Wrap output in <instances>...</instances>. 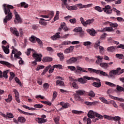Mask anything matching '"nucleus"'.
<instances>
[{"mask_svg": "<svg viewBox=\"0 0 124 124\" xmlns=\"http://www.w3.org/2000/svg\"><path fill=\"white\" fill-rule=\"evenodd\" d=\"M72 113H73V114H77L78 115H80V114H82V113H83V111L73 110H72Z\"/></svg>", "mask_w": 124, "mask_h": 124, "instance_id": "09e8293b", "label": "nucleus"}, {"mask_svg": "<svg viewBox=\"0 0 124 124\" xmlns=\"http://www.w3.org/2000/svg\"><path fill=\"white\" fill-rule=\"evenodd\" d=\"M34 107H35V108H43V105L40 104H35L34 105Z\"/></svg>", "mask_w": 124, "mask_h": 124, "instance_id": "e2e57ef3", "label": "nucleus"}, {"mask_svg": "<svg viewBox=\"0 0 124 124\" xmlns=\"http://www.w3.org/2000/svg\"><path fill=\"white\" fill-rule=\"evenodd\" d=\"M98 102L97 101H95L94 102H88L85 101L84 102V104H86V105H87L88 106H93L94 105H96L97 104Z\"/></svg>", "mask_w": 124, "mask_h": 124, "instance_id": "a211bd4d", "label": "nucleus"}, {"mask_svg": "<svg viewBox=\"0 0 124 124\" xmlns=\"http://www.w3.org/2000/svg\"><path fill=\"white\" fill-rule=\"evenodd\" d=\"M9 46H2V49L3 50L5 54H9Z\"/></svg>", "mask_w": 124, "mask_h": 124, "instance_id": "cd10ccee", "label": "nucleus"}, {"mask_svg": "<svg viewBox=\"0 0 124 124\" xmlns=\"http://www.w3.org/2000/svg\"><path fill=\"white\" fill-rule=\"evenodd\" d=\"M15 23L16 24H21L23 21L22 20V18L20 17V16L18 14V13L16 12V10H15Z\"/></svg>", "mask_w": 124, "mask_h": 124, "instance_id": "39448f33", "label": "nucleus"}, {"mask_svg": "<svg viewBox=\"0 0 124 124\" xmlns=\"http://www.w3.org/2000/svg\"><path fill=\"white\" fill-rule=\"evenodd\" d=\"M89 96H91V97H94L95 96V93L93 91H91L88 93Z\"/></svg>", "mask_w": 124, "mask_h": 124, "instance_id": "79ce46f5", "label": "nucleus"}, {"mask_svg": "<svg viewBox=\"0 0 124 124\" xmlns=\"http://www.w3.org/2000/svg\"><path fill=\"white\" fill-rule=\"evenodd\" d=\"M95 58H97V60L96 61L95 63L96 64H100L101 62H102V60H103V57L100 56H95Z\"/></svg>", "mask_w": 124, "mask_h": 124, "instance_id": "6ab92c4d", "label": "nucleus"}, {"mask_svg": "<svg viewBox=\"0 0 124 124\" xmlns=\"http://www.w3.org/2000/svg\"><path fill=\"white\" fill-rule=\"evenodd\" d=\"M36 121L38 122V124H44V123H46V120H45V119L40 118H36Z\"/></svg>", "mask_w": 124, "mask_h": 124, "instance_id": "c756f323", "label": "nucleus"}, {"mask_svg": "<svg viewBox=\"0 0 124 124\" xmlns=\"http://www.w3.org/2000/svg\"><path fill=\"white\" fill-rule=\"evenodd\" d=\"M124 72V69L121 70V68H118L116 70H112L109 72L110 77H114L115 75H121Z\"/></svg>", "mask_w": 124, "mask_h": 124, "instance_id": "7ed1b4c3", "label": "nucleus"}, {"mask_svg": "<svg viewBox=\"0 0 124 124\" xmlns=\"http://www.w3.org/2000/svg\"><path fill=\"white\" fill-rule=\"evenodd\" d=\"M80 21L82 25H83L84 27H87L88 25H91V24H92V23H93V19H88L86 21H85L83 17H80Z\"/></svg>", "mask_w": 124, "mask_h": 124, "instance_id": "20e7f679", "label": "nucleus"}, {"mask_svg": "<svg viewBox=\"0 0 124 124\" xmlns=\"http://www.w3.org/2000/svg\"><path fill=\"white\" fill-rule=\"evenodd\" d=\"M92 45V43L90 41L83 42V45L84 46H90V45Z\"/></svg>", "mask_w": 124, "mask_h": 124, "instance_id": "052dcab7", "label": "nucleus"}, {"mask_svg": "<svg viewBox=\"0 0 124 124\" xmlns=\"http://www.w3.org/2000/svg\"><path fill=\"white\" fill-rule=\"evenodd\" d=\"M77 69L79 71H81V72H85L86 73H88V71L86 70V69H88V71L90 72V73L93 72V73H95L96 74H100V75H102V76H106L107 77L109 76V75L106 73V72L100 70H96L91 68L85 69L84 68H82L79 66H77Z\"/></svg>", "mask_w": 124, "mask_h": 124, "instance_id": "f03ea898", "label": "nucleus"}, {"mask_svg": "<svg viewBox=\"0 0 124 124\" xmlns=\"http://www.w3.org/2000/svg\"><path fill=\"white\" fill-rule=\"evenodd\" d=\"M36 39H37V38L34 36H31V38H30V40L31 42H33V43H34L35 41H36Z\"/></svg>", "mask_w": 124, "mask_h": 124, "instance_id": "a19ab883", "label": "nucleus"}, {"mask_svg": "<svg viewBox=\"0 0 124 124\" xmlns=\"http://www.w3.org/2000/svg\"><path fill=\"white\" fill-rule=\"evenodd\" d=\"M118 49H123L124 50V45L121 44L117 46Z\"/></svg>", "mask_w": 124, "mask_h": 124, "instance_id": "338daca9", "label": "nucleus"}, {"mask_svg": "<svg viewBox=\"0 0 124 124\" xmlns=\"http://www.w3.org/2000/svg\"><path fill=\"white\" fill-rule=\"evenodd\" d=\"M115 48H116V46H114L108 47L107 48V51H108V52H114L115 51Z\"/></svg>", "mask_w": 124, "mask_h": 124, "instance_id": "4c0bfd02", "label": "nucleus"}, {"mask_svg": "<svg viewBox=\"0 0 124 124\" xmlns=\"http://www.w3.org/2000/svg\"><path fill=\"white\" fill-rule=\"evenodd\" d=\"M61 32H57L53 36H52L50 38L52 39V40H57V39H59L61 38Z\"/></svg>", "mask_w": 124, "mask_h": 124, "instance_id": "ddd939ff", "label": "nucleus"}, {"mask_svg": "<svg viewBox=\"0 0 124 124\" xmlns=\"http://www.w3.org/2000/svg\"><path fill=\"white\" fill-rule=\"evenodd\" d=\"M76 93H77V95H84L85 91L83 90H78L76 91Z\"/></svg>", "mask_w": 124, "mask_h": 124, "instance_id": "72a5a7b5", "label": "nucleus"}, {"mask_svg": "<svg viewBox=\"0 0 124 124\" xmlns=\"http://www.w3.org/2000/svg\"><path fill=\"white\" fill-rule=\"evenodd\" d=\"M18 110L19 112L21 113V114H23L24 115H32V113H30L29 112H26L20 109V108H18Z\"/></svg>", "mask_w": 124, "mask_h": 124, "instance_id": "a18cd8bd", "label": "nucleus"}, {"mask_svg": "<svg viewBox=\"0 0 124 124\" xmlns=\"http://www.w3.org/2000/svg\"><path fill=\"white\" fill-rule=\"evenodd\" d=\"M51 68V65L49 64L46 66L45 69L43 71V72L41 74L42 76L45 75V74L49 70V69Z\"/></svg>", "mask_w": 124, "mask_h": 124, "instance_id": "393cba45", "label": "nucleus"}, {"mask_svg": "<svg viewBox=\"0 0 124 124\" xmlns=\"http://www.w3.org/2000/svg\"><path fill=\"white\" fill-rule=\"evenodd\" d=\"M45 66H44V65H38L37 66L36 68L35 69V71H39V70H40V69H44V68H45Z\"/></svg>", "mask_w": 124, "mask_h": 124, "instance_id": "e433bc0d", "label": "nucleus"}, {"mask_svg": "<svg viewBox=\"0 0 124 124\" xmlns=\"http://www.w3.org/2000/svg\"><path fill=\"white\" fill-rule=\"evenodd\" d=\"M112 98L115 100H118L119 101H121L122 102H124V99L123 98H118L117 97H114L112 96Z\"/></svg>", "mask_w": 124, "mask_h": 124, "instance_id": "c03bdc74", "label": "nucleus"}, {"mask_svg": "<svg viewBox=\"0 0 124 124\" xmlns=\"http://www.w3.org/2000/svg\"><path fill=\"white\" fill-rule=\"evenodd\" d=\"M99 99L101 100V101H102V102H103V103H105L106 104H109V102H108V101L106 100L104 97H100Z\"/></svg>", "mask_w": 124, "mask_h": 124, "instance_id": "c9c22d12", "label": "nucleus"}, {"mask_svg": "<svg viewBox=\"0 0 124 124\" xmlns=\"http://www.w3.org/2000/svg\"><path fill=\"white\" fill-rule=\"evenodd\" d=\"M52 61H53V58L48 57H44L42 60L43 62H52Z\"/></svg>", "mask_w": 124, "mask_h": 124, "instance_id": "b1692460", "label": "nucleus"}, {"mask_svg": "<svg viewBox=\"0 0 124 124\" xmlns=\"http://www.w3.org/2000/svg\"><path fill=\"white\" fill-rule=\"evenodd\" d=\"M95 117H96V118H98V119H103V117L104 118V116L95 112Z\"/></svg>", "mask_w": 124, "mask_h": 124, "instance_id": "4d7b16f0", "label": "nucleus"}, {"mask_svg": "<svg viewBox=\"0 0 124 124\" xmlns=\"http://www.w3.org/2000/svg\"><path fill=\"white\" fill-rule=\"evenodd\" d=\"M109 26L111 27V28H117L119 26V25L117 24V23H113L110 22Z\"/></svg>", "mask_w": 124, "mask_h": 124, "instance_id": "864d4df0", "label": "nucleus"}, {"mask_svg": "<svg viewBox=\"0 0 124 124\" xmlns=\"http://www.w3.org/2000/svg\"><path fill=\"white\" fill-rule=\"evenodd\" d=\"M72 86H73L74 89H79V86H78V84L76 83V82H74L72 83Z\"/></svg>", "mask_w": 124, "mask_h": 124, "instance_id": "603ef678", "label": "nucleus"}, {"mask_svg": "<svg viewBox=\"0 0 124 124\" xmlns=\"http://www.w3.org/2000/svg\"><path fill=\"white\" fill-rule=\"evenodd\" d=\"M17 121L19 123H20L21 124H24L26 122V118L24 117H19L18 118Z\"/></svg>", "mask_w": 124, "mask_h": 124, "instance_id": "bb28decb", "label": "nucleus"}, {"mask_svg": "<svg viewBox=\"0 0 124 124\" xmlns=\"http://www.w3.org/2000/svg\"><path fill=\"white\" fill-rule=\"evenodd\" d=\"M47 16H49V19H51L52 17L54 16V11H50L47 15Z\"/></svg>", "mask_w": 124, "mask_h": 124, "instance_id": "13d9d810", "label": "nucleus"}, {"mask_svg": "<svg viewBox=\"0 0 124 124\" xmlns=\"http://www.w3.org/2000/svg\"><path fill=\"white\" fill-rule=\"evenodd\" d=\"M69 22H71V24H75V23L77 22V20H76V18H73L70 19Z\"/></svg>", "mask_w": 124, "mask_h": 124, "instance_id": "69168bd1", "label": "nucleus"}, {"mask_svg": "<svg viewBox=\"0 0 124 124\" xmlns=\"http://www.w3.org/2000/svg\"><path fill=\"white\" fill-rule=\"evenodd\" d=\"M107 35V33H104L102 34L100 36V39H101V40H103V39H105Z\"/></svg>", "mask_w": 124, "mask_h": 124, "instance_id": "bf43d9fd", "label": "nucleus"}, {"mask_svg": "<svg viewBox=\"0 0 124 124\" xmlns=\"http://www.w3.org/2000/svg\"><path fill=\"white\" fill-rule=\"evenodd\" d=\"M57 56L60 58L61 62H62V61H63V59H64V55H63V53L60 52L59 53H57Z\"/></svg>", "mask_w": 124, "mask_h": 124, "instance_id": "c85d7f7f", "label": "nucleus"}, {"mask_svg": "<svg viewBox=\"0 0 124 124\" xmlns=\"http://www.w3.org/2000/svg\"><path fill=\"white\" fill-rule=\"evenodd\" d=\"M54 70H55V67H54V66L52 67H50L48 71L49 74H51V73H53V72H54Z\"/></svg>", "mask_w": 124, "mask_h": 124, "instance_id": "680f3d73", "label": "nucleus"}, {"mask_svg": "<svg viewBox=\"0 0 124 124\" xmlns=\"http://www.w3.org/2000/svg\"><path fill=\"white\" fill-rule=\"evenodd\" d=\"M87 116L88 118L93 119L95 116V113H94L93 110H90L87 114Z\"/></svg>", "mask_w": 124, "mask_h": 124, "instance_id": "dca6fc26", "label": "nucleus"}, {"mask_svg": "<svg viewBox=\"0 0 124 124\" xmlns=\"http://www.w3.org/2000/svg\"><path fill=\"white\" fill-rule=\"evenodd\" d=\"M83 78L84 79H86V80H95L97 83L100 82V79L95 78L84 76Z\"/></svg>", "mask_w": 124, "mask_h": 124, "instance_id": "f3484780", "label": "nucleus"}, {"mask_svg": "<svg viewBox=\"0 0 124 124\" xmlns=\"http://www.w3.org/2000/svg\"><path fill=\"white\" fill-rule=\"evenodd\" d=\"M56 86H60L62 87V86H64V82L62 80H57L56 82Z\"/></svg>", "mask_w": 124, "mask_h": 124, "instance_id": "2f4dec72", "label": "nucleus"}, {"mask_svg": "<svg viewBox=\"0 0 124 124\" xmlns=\"http://www.w3.org/2000/svg\"><path fill=\"white\" fill-rule=\"evenodd\" d=\"M0 63H1V64H3L4 65H6V66L9 68L12 67V66H13L12 64L3 61H0Z\"/></svg>", "mask_w": 124, "mask_h": 124, "instance_id": "2eb2a0df", "label": "nucleus"}, {"mask_svg": "<svg viewBox=\"0 0 124 124\" xmlns=\"http://www.w3.org/2000/svg\"><path fill=\"white\" fill-rule=\"evenodd\" d=\"M106 85H107L108 86H109V87H111V88H114L116 87V85L112 82H110L108 81H105Z\"/></svg>", "mask_w": 124, "mask_h": 124, "instance_id": "f704fd0d", "label": "nucleus"}, {"mask_svg": "<svg viewBox=\"0 0 124 124\" xmlns=\"http://www.w3.org/2000/svg\"><path fill=\"white\" fill-rule=\"evenodd\" d=\"M66 8L68 10H77L78 9V8H77V6L74 5V6H69V5H67L66 7Z\"/></svg>", "mask_w": 124, "mask_h": 124, "instance_id": "5701e85b", "label": "nucleus"}, {"mask_svg": "<svg viewBox=\"0 0 124 124\" xmlns=\"http://www.w3.org/2000/svg\"><path fill=\"white\" fill-rule=\"evenodd\" d=\"M53 66L54 68H59V69H62L63 68L62 65L61 64H55Z\"/></svg>", "mask_w": 124, "mask_h": 124, "instance_id": "8fccbe9b", "label": "nucleus"}, {"mask_svg": "<svg viewBox=\"0 0 124 124\" xmlns=\"http://www.w3.org/2000/svg\"><path fill=\"white\" fill-rule=\"evenodd\" d=\"M78 81L81 84H86V83H87V79L84 78H78Z\"/></svg>", "mask_w": 124, "mask_h": 124, "instance_id": "a878e982", "label": "nucleus"}, {"mask_svg": "<svg viewBox=\"0 0 124 124\" xmlns=\"http://www.w3.org/2000/svg\"><path fill=\"white\" fill-rule=\"evenodd\" d=\"M87 32L90 34L92 36H94L95 34H96V32L95 31V30H93V29H88L87 30Z\"/></svg>", "mask_w": 124, "mask_h": 124, "instance_id": "412c9836", "label": "nucleus"}, {"mask_svg": "<svg viewBox=\"0 0 124 124\" xmlns=\"http://www.w3.org/2000/svg\"><path fill=\"white\" fill-rule=\"evenodd\" d=\"M14 7L11 5H7L6 4H3V9L5 15V18L3 20L4 23H7V21H10L12 19V13L10 11V9H13Z\"/></svg>", "mask_w": 124, "mask_h": 124, "instance_id": "f257e3e1", "label": "nucleus"}, {"mask_svg": "<svg viewBox=\"0 0 124 124\" xmlns=\"http://www.w3.org/2000/svg\"><path fill=\"white\" fill-rule=\"evenodd\" d=\"M99 65L104 69H107V68L109 67V65H108V63L107 62H101L100 63Z\"/></svg>", "mask_w": 124, "mask_h": 124, "instance_id": "aec40b11", "label": "nucleus"}, {"mask_svg": "<svg viewBox=\"0 0 124 124\" xmlns=\"http://www.w3.org/2000/svg\"><path fill=\"white\" fill-rule=\"evenodd\" d=\"M76 62H77V59H76V57H73L66 61V62L67 63H68V64H72V63H75Z\"/></svg>", "mask_w": 124, "mask_h": 124, "instance_id": "9d476101", "label": "nucleus"}, {"mask_svg": "<svg viewBox=\"0 0 124 124\" xmlns=\"http://www.w3.org/2000/svg\"><path fill=\"white\" fill-rule=\"evenodd\" d=\"M21 7H24V8H28L29 7V4H26L25 2H22L20 3Z\"/></svg>", "mask_w": 124, "mask_h": 124, "instance_id": "ea45409f", "label": "nucleus"}, {"mask_svg": "<svg viewBox=\"0 0 124 124\" xmlns=\"http://www.w3.org/2000/svg\"><path fill=\"white\" fill-rule=\"evenodd\" d=\"M92 85L93 86V87H95V88H100L101 87V82H93L92 84Z\"/></svg>", "mask_w": 124, "mask_h": 124, "instance_id": "7c9ffc66", "label": "nucleus"}, {"mask_svg": "<svg viewBox=\"0 0 124 124\" xmlns=\"http://www.w3.org/2000/svg\"><path fill=\"white\" fill-rule=\"evenodd\" d=\"M10 31L12 32L13 34H15L16 36H17V37L20 36V34L16 28L13 29L12 27L10 28Z\"/></svg>", "mask_w": 124, "mask_h": 124, "instance_id": "f8f14e48", "label": "nucleus"}, {"mask_svg": "<svg viewBox=\"0 0 124 124\" xmlns=\"http://www.w3.org/2000/svg\"><path fill=\"white\" fill-rule=\"evenodd\" d=\"M32 57L36 62H41L42 61V55L41 54L33 53L32 54Z\"/></svg>", "mask_w": 124, "mask_h": 124, "instance_id": "0eeeda50", "label": "nucleus"}, {"mask_svg": "<svg viewBox=\"0 0 124 124\" xmlns=\"http://www.w3.org/2000/svg\"><path fill=\"white\" fill-rule=\"evenodd\" d=\"M103 10L104 11V12L107 13V14H111L112 11L111 6H110L109 5L105 6V8H103Z\"/></svg>", "mask_w": 124, "mask_h": 124, "instance_id": "6e6552de", "label": "nucleus"}, {"mask_svg": "<svg viewBox=\"0 0 124 124\" xmlns=\"http://www.w3.org/2000/svg\"><path fill=\"white\" fill-rule=\"evenodd\" d=\"M40 20L39 21V24H40V25H42V26H46L47 25V23H46V22H45L44 21H50L51 20V18H49L47 20L44 19V18H40Z\"/></svg>", "mask_w": 124, "mask_h": 124, "instance_id": "4be33fe9", "label": "nucleus"}, {"mask_svg": "<svg viewBox=\"0 0 124 124\" xmlns=\"http://www.w3.org/2000/svg\"><path fill=\"white\" fill-rule=\"evenodd\" d=\"M64 30V31H68V28L67 27H66V25H65V23L63 22L61 25V27H60L58 29L59 31H61L62 30Z\"/></svg>", "mask_w": 124, "mask_h": 124, "instance_id": "1a4fd4ad", "label": "nucleus"}, {"mask_svg": "<svg viewBox=\"0 0 124 124\" xmlns=\"http://www.w3.org/2000/svg\"><path fill=\"white\" fill-rule=\"evenodd\" d=\"M9 118V119H13L14 118V116H13V114L9 112L7 113V118Z\"/></svg>", "mask_w": 124, "mask_h": 124, "instance_id": "3c124183", "label": "nucleus"}, {"mask_svg": "<svg viewBox=\"0 0 124 124\" xmlns=\"http://www.w3.org/2000/svg\"><path fill=\"white\" fill-rule=\"evenodd\" d=\"M10 74L11 75V77L10 78V80H11L13 79L14 77H15V74L13 72H10Z\"/></svg>", "mask_w": 124, "mask_h": 124, "instance_id": "774afa93", "label": "nucleus"}, {"mask_svg": "<svg viewBox=\"0 0 124 124\" xmlns=\"http://www.w3.org/2000/svg\"><path fill=\"white\" fill-rule=\"evenodd\" d=\"M57 96H58V93H57V92L54 91L53 93V98H52V101H53V100H55L56 97H57Z\"/></svg>", "mask_w": 124, "mask_h": 124, "instance_id": "6e6d98bb", "label": "nucleus"}, {"mask_svg": "<svg viewBox=\"0 0 124 124\" xmlns=\"http://www.w3.org/2000/svg\"><path fill=\"white\" fill-rule=\"evenodd\" d=\"M7 73H8L7 71H5L3 72V77H4V78H5V79H7L8 78V76H7Z\"/></svg>", "mask_w": 124, "mask_h": 124, "instance_id": "5fc2aeb1", "label": "nucleus"}, {"mask_svg": "<svg viewBox=\"0 0 124 124\" xmlns=\"http://www.w3.org/2000/svg\"><path fill=\"white\" fill-rule=\"evenodd\" d=\"M104 117L105 119H107V120H109V121H110L111 120H113V121H115V122H119V121L121 120V117L119 116H115V117H112L108 115H104Z\"/></svg>", "mask_w": 124, "mask_h": 124, "instance_id": "423d86ee", "label": "nucleus"}, {"mask_svg": "<svg viewBox=\"0 0 124 124\" xmlns=\"http://www.w3.org/2000/svg\"><path fill=\"white\" fill-rule=\"evenodd\" d=\"M94 9L95 10L98 11V12H102V11H103V10H102V9H101V7L98 6H95Z\"/></svg>", "mask_w": 124, "mask_h": 124, "instance_id": "de8ad7c7", "label": "nucleus"}, {"mask_svg": "<svg viewBox=\"0 0 124 124\" xmlns=\"http://www.w3.org/2000/svg\"><path fill=\"white\" fill-rule=\"evenodd\" d=\"M44 90H45V91H47V90H48V89H49V87H50V85H49V83H45L44 85H43Z\"/></svg>", "mask_w": 124, "mask_h": 124, "instance_id": "49530a36", "label": "nucleus"}, {"mask_svg": "<svg viewBox=\"0 0 124 124\" xmlns=\"http://www.w3.org/2000/svg\"><path fill=\"white\" fill-rule=\"evenodd\" d=\"M83 31V28L81 27H76L74 29V31L76 32H81V31Z\"/></svg>", "mask_w": 124, "mask_h": 124, "instance_id": "473e14b6", "label": "nucleus"}, {"mask_svg": "<svg viewBox=\"0 0 124 124\" xmlns=\"http://www.w3.org/2000/svg\"><path fill=\"white\" fill-rule=\"evenodd\" d=\"M115 56L118 59H119V60H123V59L124 58V55L122 54H116L115 55Z\"/></svg>", "mask_w": 124, "mask_h": 124, "instance_id": "37998d69", "label": "nucleus"}, {"mask_svg": "<svg viewBox=\"0 0 124 124\" xmlns=\"http://www.w3.org/2000/svg\"><path fill=\"white\" fill-rule=\"evenodd\" d=\"M93 6V4H88L87 5H83L81 3L78 4L77 7H79L80 9L82 8H88V7H91Z\"/></svg>", "mask_w": 124, "mask_h": 124, "instance_id": "9b49d317", "label": "nucleus"}, {"mask_svg": "<svg viewBox=\"0 0 124 124\" xmlns=\"http://www.w3.org/2000/svg\"><path fill=\"white\" fill-rule=\"evenodd\" d=\"M71 43V41H66L62 43V45H68Z\"/></svg>", "mask_w": 124, "mask_h": 124, "instance_id": "0e129e2a", "label": "nucleus"}, {"mask_svg": "<svg viewBox=\"0 0 124 124\" xmlns=\"http://www.w3.org/2000/svg\"><path fill=\"white\" fill-rule=\"evenodd\" d=\"M74 50V46H70L67 48H66L64 50L65 54H69V53H72Z\"/></svg>", "mask_w": 124, "mask_h": 124, "instance_id": "4468645a", "label": "nucleus"}, {"mask_svg": "<svg viewBox=\"0 0 124 124\" xmlns=\"http://www.w3.org/2000/svg\"><path fill=\"white\" fill-rule=\"evenodd\" d=\"M60 104V105H61V106H62V108H64L65 109L66 108H68L69 104L68 103L64 104L62 102H61Z\"/></svg>", "mask_w": 124, "mask_h": 124, "instance_id": "58836bf2", "label": "nucleus"}]
</instances>
